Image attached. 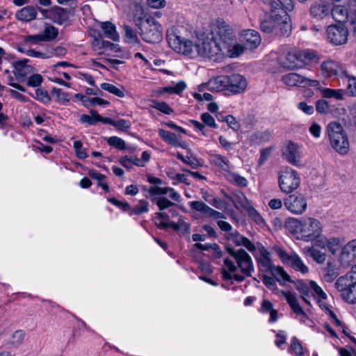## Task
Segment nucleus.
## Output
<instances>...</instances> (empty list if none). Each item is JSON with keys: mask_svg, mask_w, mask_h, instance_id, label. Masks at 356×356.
<instances>
[{"mask_svg": "<svg viewBox=\"0 0 356 356\" xmlns=\"http://www.w3.org/2000/svg\"><path fill=\"white\" fill-rule=\"evenodd\" d=\"M197 54L214 61L224 57L236 58L243 52L241 44L236 42L232 29L225 22L217 21L212 27L211 37L200 38L195 44Z\"/></svg>", "mask_w": 356, "mask_h": 356, "instance_id": "nucleus-1", "label": "nucleus"}, {"mask_svg": "<svg viewBox=\"0 0 356 356\" xmlns=\"http://www.w3.org/2000/svg\"><path fill=\"white\" fill-rule=\"evenodd\" d=\"M230 255L234 261L230 259H224V268L222 270V277L224 280L234 278L237 282H243L245 277L252 276L254 272V265L251 257L243 249L237 250H229Z\"/></svg>", "mask_w": 356, "mask_h": 356, "instance_id": "nucleus-2", "label": "nucleus"}, {"mask_svg": "<svg viewBox=\"0 0 356 356\" xmlns=\"http://www.w3.org/2000/svg\"><path fill=\"white\" fill-rule=\"evenodd\" d=\"M322 232L321 223L315 218H309L303 222L291 218V234L296 235L298 239L311 241Z\"/></svg>", "mask_w": 356, "mask_h": 356, "instance_id": "nucleus-3", "label": "nucleus"}, {"mask_svg": "<svg viewBox=\"0 0 356 356\" xmlns=\"http://www.w3.org/2000/svg\"><path fill=\"white\" fill-rule=\"evenodd\" d=\"M326 132L332 147L339 154L345 155L349 152L350 143L342 125L337 122L327 124Z\"/></svg>", "mask_w": 356, "mask_h": 356, "instance_id": "nucleus-4", "label": "nucleus"}, {"mask_svg": "<svg viewBox=\"0 0 356 356\" xmlns=\"http://www.w3.org/2000/svg\"><path fill=\"white\" fill-rule=\"evenodd\" d=\"M259 267L261 270L270 272L274 278L281 284H286L289 281V276L280 266H275L271 261L270 252L264 247L258 248V254L256 256Z\"/></svg>", "mask_w": 356, "mask_h": 356, "instance_id": "nucleus-5", "label": "nucleus"}, {"mask_svg": "<svg viewBox=\"0 0 356 356\" xmlns=\"http://www.w3.org/2000/svg\"><path fill=\"white\" fill-rule=\"evenodd\" d=\"M149 195L147 196L150 200L156 204L159 210L163 211L165 209L170 208L175 204L169 200L168 198L161 196L169 193V197L176 201H181V195L173 188L170 187H161L157 186H150L147 189Z\"/></svg>", "mask_w": 356, "mask_h": 356, "instance_id": "nucleus-6", "label": "nucleus"}, {"mask_svg": "<svg viewBox=\"0 0 356 356\" xmlns=\"http://www.w3.org/2000/svg\"><path fill=\"white\" fill-rule=\"evenodd\" d=\"M140 35L147 42H159L163 38L162 26L154 17H149L142 24Z\"/></svg>", "mask_w": 356, "mask_h": 356, "instance_id": "nucleus-7", "label": "nucleus"}, {"mask_svg": "<svg viewBox=\"0 0 356 356\" xmlns=\"http://www.w3.org/2000/svg\"><path fill=\"white\" fill-rule=\"evenodd\" d=\"M320 60L321 56L315 50H296L291 54V70L300 69L312 63H318Z\"/></svg>", "mask_w": 356, "mask_h": 356, "instance_id": "nucleus-8", "label": "nucleus"}, {"mask_svg": "<svg viewBox=\"0 0 356 356\" xmlns=\"http://www.w3.org/2000/svg\"><path fill=\"white\" fill-rule=\"evenodd\" d=\"M326 34L327 38L330 43L340 45L347 42L348 31L344 24L338 23L327 26Z\"/></svg>", "mask_w": 356, "mask_h": 356, "instance_id": "nucleus-9", "label": "nucleus"}, {"mask_svg": "<svg viewBox=\"0 0 356 356\" xmlns=\"http://www.w3.org/2000/svg\"><path fill=\"white\" fill-rule=\"evenodd\" d=\"M167 40L170 47L179 54L190 55L193 52V44L190 40L169 32L167 34Z\"/></svg>", "mask_w": 356, "mask_h": 356, "instance_id": "nucleus-10", "label": "nucleus"}, {"mask_svg": "<svg viewBox=\"0 0 356 356\" xmlns=\"http://www.w3.org/2000/svg\"><path fill=\"white\" fill-rule=\"evenodd\" d=\"M227 94L237 95L245 91L248 82L245 76L239 74L227 76Z\"/></svg>", "mask_w": 356, "mask_h": 356, "instance_id": "nucleus-11", "label": "nucleus"}, {"mask_svg": "<svg viewBox=\"0 0 356 356\" xmlns=\"http://www.w3.org/2000/svg\"><path fill=\"white\" fill-rule=\"evenodd\" d=\"M320 71L321 76L325 78L342 75L346 72L340 63L330 59L321 63Z\"/></svg>", "mask_w": 356, "mask_h": 356, "instance_id": "nucleus-12", "label": "nucleus"}, {"mask_svg": "<svg viewBox=\"0 0 356 356\" xmlns=\"http://www.w3.org/2000/svg\"><path fill=\"white\" fill-rule=\"evenodd\" d=\"M356 261V239L349 241L341 249L339 261L343 267L350 266Z\"/></svg>", "mask_w": 356, "mask_h": 356, "instance_id": "nucleus-13", "label": "nucleus"}, {"mask_svg": "<svg viewBox=\"0 0 356 356\" xmlns=\"http://www.w3.org/2000/svg\"><path fill=\"white\" fill-rule=\"evenodd\" d=\"M188 204L191 209L200 211L208 217L213 218L216 220L226 218L224 213L211 208L203 202L191 201L188 202Z\"/></svg>", "mask_w": 356, "mask_h": 356, "instance_id": "nucleus-14", "label": "nucleus"}, {"mask_svg": "<svg viewBox=\"0 0 356 356\" xmlns=\"http://www.w3.org/2000/svg\"><path fill=\"white\" fill-rule=\"evenodd\" d=\"M331 6L326 0L314 2L310 7V15L316 19H323L330 13Z\"/></svg>", "mask_w": 356, "mask_h": 356, "instance_id": "nucleus-15", "label": "nucleus"}, {"mask_svg": "<svg viewBox=\"0 0 356 356\" xmlns=\"http://www.w3.org/2000/svg\"><path fill=\"white\" fill-rule=\"evenodd\" d=\"M307 204L305 197L300 193L291 195V213L296 215L305 211Z\"/></svg>", "mask_w": 356, "mask_h": 356, "instance_id": "nucleus-16", "label": "nucleus"}, {"mask_svg": "<svg viewBox=\"0 0 356 356\" xmlns=\"http://www.w3.org/2000/svg\"><path fill=\"white\" fill-rule=\"evenodd\" d=\"M261 42L259 33L254 30H247L243 34V42L245 47L241 45L243 49H253L257 48Z\"/></svg>", "mask_w": 356, "mask_h": 356, "instance_id": "nucleus-17", "label": "nucleus"}, {"mask_svg": "<svg viewBox=\"0 0 356 356\" xmlns=\"http://www.w3.org/2000/svg\"><path fill=\"white\" fill-rule=\"evenodd\" d=\"M28 60L24 59L13 63L14 74L17 78H23L35 72V69L27 65Z\"/></svg>", "mask_w": 356, "mask_h": 356, "instance_id": "nucleus-18", "label": "nucleus"}, {"mask_svg": "<svg viewBox=\"0 0 356 356\" xmlns=\"http://www.w3.org/2000/svg\"><path fill=\"white\" fill-rule=\"evenodd\" d=\"M227 76H218L212 78L206 83V87L210 91H224L227 93Z\"/></svg>", "mask_w": 356, "mask_h": 356, "instance_id": "nucleus-19", "label": "nucleus"}, {"mask_svg": "<svg viewBox=\"0 0 356 356\" xmlns=\"http://www.w3.org/2000/svg\"><path fill=\"white\" fill-rule=\"evenodd\" d=\"M289 0H278L280 3L281 8H278L277 11H275V14L273 15L275 21L280 24H286L288 22V9Z\"/></svg>", "mask_w": 356, "mask_h": 356, "instance_id": "nucleus-20", "label": "nucleus"}, {"mask_svg": "<svg viewBox=\"0 0 356 356\" xmlns=\"http://www.w3.org/2000/svg\"><path fill=\"white\" fill-rule=\"evenodd\" d=\"M304 156L302 145L291 143V164L300 168L303 167L302 159Z\"/></svg>", "mask_w": 356, "mask_h": 356, "instance_id": "nucleus-21", "label": "nucleus"}, {"mask_svg": "<svg viewBox=\"0 0 356 356\" xmlns=\"http://www.w3.org/2000/svg\"><path fill=\"white\" fill-rule=\"evenodd\" d=\"M210 163L225 172H229L231 170V164L229 159L219 154H209Z\"/></svg>", "mask_w": 356, "mask_h": 356, "instance_id": "nucleus-22", "label": "nucleus"}, {"mask_svg": "<svg viewBox=\"0 0 356 356\" xmlns=\"http://www.w3.org/2000/svg\"><path fill=\"white\" fill-rule=\"evenodd\" d=\"M259 312L263 314H269L268 323H275L278 319L277 310L274 308L273 303L268 300L265 299L262 300Z\"/></svg>", "mask_w": 356, "mask_h": 356, "instance_id": "nucleus-23", "label": "nucleus"}, {"mask_svg": "<svg viewBox=\"0 0 356 356\" xmlns=\"http://www.w3.org/2000/svg\"><path fill=\"white\" fill-rule=\"evenodd\" d=\"M100 28L105 38L111 39L115 42L119 40L120 36L116 31V26L115 24L108 21L103 22L100 23Z\"/></svg>", "mask_w": 356, "mask_h": 356, "instance_id": "nucleus-24", "label": "nucleus"}, {"mask_svg": "<svg viewBox=\"0 0 356 356\" xmlns=\"http://www.w3.org/2000/svg\"><path fill=\"white\" fill-rule=\"evenodd\" d=\"M37 16L36 9L31 6H27L15 13V17L22 22H30Z\"/></svg>", "mask_w": 356, "mask_h": 356, "instance_id": "nucleus-25", "label": "nucleus"}, {"mask_svg": "<svg viewBox=\"0 0 356 356\" xmlns=\"http://www.w3.org/2000/svg\"><path fill=\"white\" fill-rule=\"evenodd\" d=\"M349 3L347 6L337 5L332 8L331 14L333 19L339 23L346 22L348 18Z\"/></svg>", "mask_w": 356, "mask_h": 356, "instance_id": "nucleus-26", "label": "nucleus"}, {"mask_svg": "<svg viewBox=\"0 0 356 356\" xmlns=\"http://www.w3.org/2000/svg\"><path fill=\"white\" fill-rule=\"evenodd\" d=\"M74 97L80 100L85 107L94 106L96 104L101 106L109 104V102L107 100L99 97L89 98L86 95L80 93L75 94Z\"/></svg>", "mask_w": 356, "mask_h": 356, "instance_id": "nucleus-27", "label": "nucleus"}, {"mask_svg": "<svg viewBox=\"0 0 356 356\" xmlns=\"http://www.w3.org/2000/svg\"><path fill=\"white\" fill-rule=\"evenodd\" d=\"M304 252L309 257L313 259L317 264H323L327 257L325 252L316 248V246H309L304 248Z\"/></svg>", "mask_w": 356, "mask_h": 356, "instance_id": "nucleus-28", "label": "nucleus"}, {"mask_svg": "<svg viewBox=\"0 0 356 356\" xmlns=\"http://www.w3.org/2000/svg\"><path fill=\"white\" fill-rule=\"evenodd\" d=\"M354 284V280L350 277V275L346 274L345 275L339 277L337 280L334 285L336 289L339 291L341 292L342 295L348 291V290L350 289Z\"/></svg>", "mask_w": 356, "mask_h": 356, "instance_id": "nucleus-29", "label": "nucleus"}, {"mask_svg": "<svg viewBox=\"0 0 356 356\" xmlns=\"http://www.w3.org/2000/svg\"><path fill=\"white\" fill-rule=\"evenodd\" d=\"M291 309L296 314L299 321L306 323L308 316L294 296L291 293Z\"/></svg>", "mask_w": 356, "mask_h": 356, "instance_id": "nucleus-30", "label": "nucleus"}, {"mask_svg": "<svg viewBox=\"0 0 356 356\" xmlns=\"http://www.w3.org/2000/svg\"><path fill=\"white\" fill-rule=\"evenodd\" d=\"M90 35L92 37L93 40L91 42L92 49L97 55H102L104 54V48L103 43V37L102 35L97 32L94 31L93 33H90Z\"/></svg>", "mask_w": 356, "mask_h": 356, "instance_id": "nucleus-31", "label": "nucleus"}, {"mask_svg": "<svg viewBox=\"0 0 356 356\" xmlns=\"http://www.w3.org/2000/svg\"><path fill=\"white\" fill-rule=\"evenodd\" d=\"M293 283L295 288L299 291L301 295L302 299L304 302L308 305H310V302L309 300V286L302 280H296V282L292 281L291 280V283Z\"/></svg>", "mask_w": 356, "mask_h": 356, "instance_id": "nucleus-32", "label": "nucleus"}, {"mask_svg": "<svg viewBox=\"0 0 356 356\" xmlns=\"http://www.w3.org/2000/svg\"><path fill=\"white\" fill-rule=\"evenodd\" d=\"M291 266L303 274L309 271L308 267L296 252H291Z\"/></svg>", "mask_w": 356, "mask_h": 356, "instance_id": "nucleus-33", "label": "nucleus"}, {"mask_svg": "<svg viewBox=\"0 0 356 356\" xmlns=\"http://www.w3.org/2000/svg\"><path fill=\"white\" fill-rule=\"evenodd\" d=\"M289 52H284L280 54L277 59V66L276 69L273 71V73L284 72L289 69Z\"/></svg>", "mask_w": 356, "mask_h": 356, "instance_id": "nucleus-34", "label": "nucleus"}, {"mask_svg": "<svg viewBox=\"0 0 356 356\" xmlns=\"http://www.w3.org/2000/svg\"><path fill=\"white\" fill-rule=\"evenodd\" d=\"M51 17L58 24H62L68 19V13L63 8L56 6L51 12Z\"/></svg>", "mask_w": 356, "mask_h": 356, "instance_id": "nucleus-35", "label": "nucleus"}, {"mask_svg": "<svg viewBox=\"0 0 356 356\" xmlns=\"http://www.w3.org/2000/svg\"><path fill=\"white\" fill-rule=\"evenodd\" d=\"M232 201L234 207L238 209L242 208L247 211L252 207L250 202L243 193L236 194Z\"/></svg>", "mask_w": 356, "mask_h": 356, "instance_id": "nucleus-36", "label": "nucleus"}, {"mask_svg": "<svg viewBox=\"0 0 356 356\" xmlns=\"http://www.w3.org/2000/svg\"><path fill=\"white\" fill-rule=\"evenodd\" d=\"M324 279L327 282H332L339 274L335 264L330 261L327 263L326 267L324 268Z\"/></svg>", "mask_w": 356, "mask_h": 356, "instance_id": "nucleus-37", "label": "nucleus"}, {"mask_svg": "<svg viewBox=\"0 0 356 356\" xmlns=\"http://www.w3.org/2000/svg\"><path fill=\"white\" fill-rule=\"evenodd\" d=\"M307 78L295 72H291V87H307Z\"/></svg>", "mask_w": 356, "mask_h": 356, "instance_id": "nucleus-38", "label": "nucleus"}, {"mask_svg": "<svg viewBox=\"0 0 356 356\" xmlns=\"http://www.w3.org/2000/svg\"><path fill=\"white\" fill-rule=\"evenodd\" d=\"M228 180L233 184L239 187H246L248 183V180L244 177L235 172H230L228 175Z\"/></svg>", "mask_w": 356, "mask_h": 356, "instance_id": "nucleus-39", "label": "nucleus"}, {"mask_svg": "<svg viewBox=\"0 0 356 356\" xmlns=\"http://www.w3.org/2000/svg\"><path fill=\"white\" fill-rule=\"evenodd\" d=\"M159 135L165 142L170 145H175L177 143V137L174 133L170 132L163 129H159Z\"/></svg>", "mask_w": 356, "mask_h": 356, "instance_id": "nucleus-40", "label": "nucleus"}, {"mask_svg": "<svg viewBox=\"0 0 356 356\" xmlns=\"http://www.w3.org/2000/svg\"><path fill=\"white\" fill-rule=\"evenodd\" d=\"M321 92L324 98L343 99V90L339 89L324 88L321 90Z\"/></svg>", "mask_w": 356, "mask_h": 356, "instance_id": "nucleus-41", "label": "nucleus"}, {"mask_svg": "<svg viewBox=\"0 0 356 356\" xmlns=\"http://www.w3.org/2000/svg\"><path fill=\"white\" fill-rule=\"evenodd\" d=\"M151 107L154 108L163 113L170 115L173 112V110L169 105L164 102H158L156 100H151Z\"/></svg>", "mask_w": 356, "mask_h": 356, "instance_id": "nucleus-42", "label": "nucleus"}, {"mask_svg": "<svg viewBox=\"0 0 356 356\" xmlns=\"http://www.w3.org/2000/svg\"><path fill=\"white\" fill-rule=\"evenodd\" d=\"M131 211L130 215H140L144 213H147L149 211V204L145 200H141L138 204L134 208L129 209Z\"/></svg>", "mask_w": 356, "mask_h": 356, "instance_id": "nucleus-43", "label": "nucleus"}, {"mask_svg": "<svg viewBox=\"0 0 356 356\" xmlns=\"http://www.w3.org/2000/svg\"><path fill=\"white\" fill-rule=\"evenodd\" d=\"M309 288L312 291L313 296L316 299H326L327 295L323 291L321 286H319L316 282L310 281L309 282Z\"/></svg>", "mask_w": 356, "mask_h": 356, "instance_id": "nucleus-44", "label": "nucleus"}, {"mask_svg": "<svg viewBox=\"0 0 356 356\" xmlns=\"http://www.w3.org/2000/svg\"><path fill=\"white\" fill-rule=\"evenodd\" d=\"M350 24L354 26L353 31L356 34V1L352 0L349 1L348 18Z\"/></svg>", "mask_w": 356, "mask_h": 356, "instance_id": "nucleus-45", "label": "nucleus"}, {"mask_svg": "<svg viewBox=\"0 0 356 356\" xmlns=\"http://www.w3.org/2000/svg\"><path fill=\"white\" fill-rule=\"evenodd\" d=\"M102 90L109 92L110 93L116 95L118 97H124V92L123 90L116 87L115 86L108 83H102L100 86Z\"/></svg>", "mask_w": 356, "mask_h": 356, "instance_id": "nucleus-46", "label": "nucleus"}, {"mask_svg": "<svg viewBox=\"0 0 356 356\" xmlns=\"http://www.w3.org/2000/svg\"><path fill=\"white\" fill-rule=\"evenodd\" d=\"M43 41H49L55 39L58 35V30L53 26H47L41 33Z\"/></svg>", "mask_w": 356, "mask_h": 356, "instance_id": "nucleus-47", "label": "nucleus"}, {"mask_svg": "<svg viewBox=\"0 0 356 356\" xmlns=\"http://www.w3.org/2000/svg\"><path fill=\"white\" fill-rule=\"evenodd\" d=\"M107 143L109 145L114 147L116 149L120 150H123L126 149V143L125 141L118 136H111L107 138Z\"/></svg>", "mask_w": 356, "mask_h": 356, "instance_id": "nucleus-48", "label": "nucleus"}, {"mask_svg": "<svg viewBox=\"0 0 356 356\" xmlns=\"http://www.w3.org/2000/svg\"><path fill=\"white\" fill-rule=\"evenodd\" d=\"M90 115L86 114H82L80 116L79 121L81 123L88 124L89 125H94L97 122V118H96L95 115L98 114L96 111L90 110Z\"/></svg>", "mask_w": 356, "mask_h": 356, "instance_id": "nucleus-49", "label": "nucleus"}, {"mask_svg": "<svg viewBox=\"0 0 356 356\" xmlns=\"http://www.w3.org/2000/svg\"><path fill=\"white\" fill-rule=\"evenodd\" d=\"M342 298L348 303H356V283L348 291L342 294Z\"/></svg>", "mask_w": 356, "mask_h": 356, "instance_id": "nucleus-50", "label": "nucleus"}, {"mask_svg": "<svg viewBox=\"0 0 356 356\" xmlns=\"http://www.w3.org/2000/svg\"><path fill=\"white\" fill-rule=\"evenodd\" d=\"M51 94L56 95L58 101L60 102L65 103L70 101V95L60 88H54L51 90Z\"/></svg>", "mask_w": 356, "mask_h": 356, "instance_id": "nucleus-51", "label": "nucleus"}, {"mask_svg": "<svg viewBox=\"0 0 356 356\" xmlns=\"http://www.w3.org/2000/svg\"><path fill=\"white\" fill-rule=\"evenodd\" d=\"M340 243V240L337 237H332L327 238L326 249H327L332 254H335L338 250V248Z\"/></svg>", "mask_w": 356, "mask_h": 356, "instance_id": "nucleus-52", "label": "nucleus"}, {"mask_svg": "<svg viewBox=\"0 0 356 356\" xmlns=\"http://www.w3.org/2000/svg\"><path fill=\"white\" fill-rule=\"evenodd\" d=\"M26 54L31 57L40 58L42 59H46L54 56V54L52 52L47 51L43 53L34 49H27L26 51Z\"/></svg>", "mask_w": 356, "mask_h": 356, "instance_id": "nucleus-53", "label": "nucleus"}, {"mask_svg": "<svg viewBox=\"0 0 356 356\" xmlns=\"http://www.w3.org/2000/svg\"><path fill=\"white\" fill-rule=\"evenodd\" d=\"M43 81L42 76L39 74H35L34 72L28 78L27 85L30 87H38Z\"/></svg>", "mask_w": 356, "mask_h": 356, "instance_id": "nucleus-54", "label": "nucleus"}, {"mask_svg": "<svg viewBox=\"0 0 356 356\" xmlns=\"http://www.w3.org/2000/svg\"><path fill=\"white\" fill-rule=\"evenodd\" d=\"M247 212L248 216L259 225H263L265 223L262 216L253 207H251Z\"/></svg>", "mask_w": 356, "mask_h": 356, "instance_id": "nucleus-55", "label": "nucleus"}, {"mask_svg": "<svg viewBox=\"0 0 356 356\" xmlns=\"http://www.w3.org/2000/svg\"><path fill=\"white\" fill-rule=\"evenodd\" d=\"M288 172H282L279 176V185L280 189L284 193L289 192V185H288Z\"/></svg>", "mask_w": 356, "mask_h": 356, "instance_id": "nucleus-56", "label": "nucleus"}, {"mask_svg": "<svg viewBox=\"0 0 356 356\" xmlns=\"http://www.w3.org/2000/svg\"><path fill=\"white\" fill-rule=\"evenodd\" d=\"M316 111L321 114H326L330 111L328 102L325 99H319L316 103Z\"/></svg>", "mask_w": 356, "mask_h": 356, "instance_id": "nucleus-57", "label": "nucleus"}, {"mask_svg": "<svg viewBox=\"0 0 356 356\" xmlns=\"http://www.w3.org/2000/svg\"><path fill=\"white\" fill-rule=\"evenodd\" d=\"M73 147L76 152L78 158L83 159L88 156L85 149H83L82 143L80 140H75L73 143Z\"/></svg>", "mask_w": 356, "mask_h": 356, "instance_id": "nucleus-58", "label": "nucleus"}, {"mask_svg": "<svg viewBox=\"0 0 356 356\" xmlns=\"http://www.w3.org/2000/svg\"><path fill=\"white\" fill-rule=\"evenodd\" d=\"M300 181L299 173L296 170H291V192L299 187Z\"/></svg>", "mask_w": 356, "mask_h": 356, "instance_id": "nucleus-59", "label": "nucleus"}, {"mask_svg": "<svg viewBox=\"0 0 356 356\" xmlns=\"http://www.w3.org/2000/svg\"><path fill=\"white\" fill-rule=\"evenodd\" d=\"M327 238L321 235H318L317 237L314 238L312 245L311 246H316V248L326 249Z\"/></svg>", "mask_w": 356, "mask_h": 356, "instance_id": "nucleus-60", "label": "nucleus"}, {"mask_svg": "<svg viewBox=\"0 0 356 356\" xmlns=\"http://www.w3.org/2000/svg\"><path fill=\"white\" fill-rule=\"evenodd\" d=\"M35 99L44 104L49 103L51 101V97L48 92L42 89H37L35 90Z\"/></svg>", "mask_w": 356, "mask_h": 356, "instance_id": "nucleus-61", "label": "nucleus"}, {"mask_svg": "<svg viewBox=\"0 0 356 356\" xmlns=\"http://www.w3.org/2000/svg\"><path fill=\"white\" fill-rule=\"evenodd\" d=\"M131 123L129 120H126L124 119H119L118 120H114L113 126L116 129L120 131H126L131 127Z\"/></svg>", "mask_w": 356, "mask_h": 356, "instance_id": "nucleus-62", "label": "nucleus"}, {"mask_svg": "<svg viewBox=\"0 0 356 356\" xmlns=\"http://www.w3.org/2000/svg\"><path fill=\"white\" fill-rule=\"evenodd\" d=\"M200 118L204 124L211 127L216 128L217 124L215 122V120L212 115H211L208 113H204L201 115Z\"/></svg>", "mask_w": 356, "mask_h": 356, "instance_id": "nucleus-63", "label": "nucleus"}, {"mask_svg": "<svg viewBox=\"0 0 356 356\" xmlns=\"http://www.w3.org/2000/svg\"><path fill=\"white\" fill-rule=\"evenodd\" d=\"M272 152V147H268L266 148H264L260 151V157L258 161V165L261 166L264 164V163L267 161L268 157L270 156Z\"/></svg>", "mask_w": 356, "mask_h": 356, "instance_id": "nucleus-64", "label": "nucleus"}]
</instances>
